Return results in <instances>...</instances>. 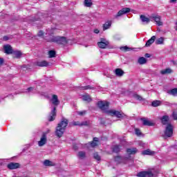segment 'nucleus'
Masks as SVG:
<instances>
[{
  "label": "nucleus",
  "mask_w": 177,
  "mask_h": 177,
  "mask_svg": "<svg viewBox=\"0 0 177 177\" xmlns=\"http://www.w3.org/2000/svg\"><path fill=\"white\" fill-rule=\"evenodd\" d=\"M55 28H51L50 30H48L47 34L50 35V37H46V41L48 42H55L58 45H67V44H68V39H67V37L63 36H53Z\"/></svg>",
  "instance_id": "obj_1"
},
{
  "label": "nucleus",
  "mask_w": 177,
  "mask_h": 177,
  "mask_svg": "<svg viewBox=\"0 0 177 177\" xmlns=\"http://www.w3.org/2000/svg\"><path fill=\"white\" fill-rule=\"evenodd\" d=\"M68 125V120L62 118L61 122L57 124L55 129V136L57 138H62L66 131V128Z\"/></svg>",
  "instance_id": "obj_2"
},
{
  "label": "nucleus",
  "mask_w": 177,
  "mask_h": 177,
  "mask_svg": "<svg viewBox=\"0 0 177 177\" xmlns=\"http://www.w3.org/2000/svg\"><path fill=\"white\" fill-rule=\"evenodd\" d=\"M50 102H52V104L55 106H53L48 116V121L52 122V121H55L56 118V106L60 104V101L59 100V97H57V95H55V94L53 95L52 98L50 99Z\"/></svg>",
  "instance_id": "obj_3"
},
{
  "label": "nucleus",
  "mask_w": 177,
  "mask_h": 177,
  "mask_svg": "<svg viewBox=\"0 0 177 177\" xmlns=\"http://www.w3.org/2000/svg\"><path fill=\"white\" fill-rule=\"evenodd\" d=\"M110 105V103L106 101H100L97 102V106L100 110L104 111V113H106L107 114V111H110L109 110V106Z\"/></svg>",
  "instance_id": "obj_4"
},
{
  "label": "nucleus",
  "mask_w": 177,
  "mask_h": 177,
  "mask_svg": "<svg viewBox=\"0 0 177 177\" xmlns=\"http://www.w3.org/2000/svg\"><path fill=\"white\" fill-rule=\"evenodd\" d=\"M174 135V127L171 124H167L165 130V138H171Z\"/></svg>",
  "instance_id": "obj_5"
},
{
  "label": "nucleus",
  "mask_w": 177,
  "mask_h": 177,
  "mask_svg": "<svg viewBox=\"0 0 177 177\" xmlns=\"http://www.w3.org/2000/svg\"><path fill=\"white\" fill-rule=\"evenodd\" d=\"M107 114L111 115V117H117V118H124L125 117V114L114 109L107 111Z\"/></svg>",
  "instance_id": "obj_6"
},
{
  "label": "nucleus",
  "mask_w": 177,
  "mask_h": 177,
  "mask_svg": "<svg viewBox=\"0 0 177 177\" xmlns=\"http://www.w3.org/2000/svg\"><path fill=\"white\" fill-rule=\"evenodd\" d=\"M149 19L151 20V21H153V20L154 21L156 22L157 26H162V21H161V16L157 15V14H151L149 16Z\"/></svg>",
  "instance_id": "obj_7"
},
{
  "label": "nucleus",
  "mask_w": 177,
  "mask_h": 177,
  "mask_svg": "<svg viewBox=\"0 0 177 177\" xmlns=\"http://www.w3.org/2000/svg\"><path fill=\"white\" fill-rule=\"evenodd\" d=\"M130 12H131V8H123L118 11L116 15H115V19H118V17H121V16H122L123 15H127V13H129Z\"/></svg>",
  "instance_id": "obj_8"
},
{
  "label": "nucleus",
  "mask_w": 177,
  "mask_h": 177,
  "mask_svg": "<svg viewBox=\"0 0 177 177\" xmlns=\"http://www.w3.org/2000/svg\"><path fill=\"white\" fill-rule=\"evenodd\" d=\"M138 177H152L154 176L153 171L151 170L140 171L137 174Z\"/></svg>",
  "instance_id": "obj_9"
},
{
  "label": "nucleus",
  "mask_w": 177,
  "mask_h": 177,
  "mask_svg": "<svg viewBox=\"0 0 177 177\" xmlns=\"http://www.w3.org/2000/svg\"><path fill=\"white\" fill-rule=\"evenodd\" d=\"M46 133H43L40 140L38 142L39 146L42 147V146L46 145Z\"/></svg>",
  "instance_id": "obj_10"
},
{
  "label": "nucleus",
  "mask_w": 177,
  "mask_h": 177,
  "mask_svg": "<svg viewBox=\"0 0 177 177\" xmlns=\"http://www.w3.org/2000/svg\"><path fill=\"white\" fill-rule=\"evenodd\" d=\"M3 50L6 55H12V53H13V48H12V46L9 44L3 46Z\"/></svg>",
  "instance_id": "obj_11"
},
{
  "label": "nucleus",
  "mask_w": 177,
  "mask_h": 177,
  "mask_svg": "<svg viewBox=\"0 0 177 177\" xmlns=\"http://www.w3.org/2000/svg\"><path fill=\"white\" fill-rule=\"evenodd\" d=\"M141 121H142V124L145 127H153L154 123L145 118H141Z\"/></svg>",
  "instance_id": "obj_12"
},
{
  "label": "nucleus",
  "mask_w": 177,
  "mask_h": 177,
  "mask_svg": "<svg viewBox=\"0 0 177 177\" xmlns=\"http://www.w3.org/2000/svg\"><path fill=\"white\" fill-rule=\"evenodd\" d=\"M8 169H17L20 168V164L17 162H10L7 165Z\"/></svg>",
  "instance_id": "obj_13"
},
{
  "label": "nucleus",
  "mask_w": 177,
  "mask_h": 177,
  "mask_svg": "<svg viewBox=\"0 0 177 177\" xmlns=\"http://www.w3.org/2000/svg\"><path fill=\"white\" fill-rule=\"evenodd\" d=\"M126 160H128L127 158H124L120 156H118L115 157V161L117 164H121V162H125Z\"/></svg>",
  "instance_id": "obj_14"
},
{
  "label": "nucleus",
  "mask_w": 177,
  "mask_h": 177,
  "mask_svg": "<svg viewBox=\"0 0 177 177\" xmlns=\"http://www.w3.org/2000/svg\"><path fill=\"white\" fill-rule=\"evenodd\" d=\"M161 122L163 125H168V122H169V116L168 115H163L160 118Z\"/></svg>",
  "instance_id": "obj_15"
},
{
  "label": "nucleus",
  "mask_w": 177,
  "mask_h": 177,
  "mask_svg": "<svg viewBox=\"0 0 177 177\" xmlns=\"http://www.w3.org/2000/svg\"><path fill=\"white\" fill-rule=\"evenodd\" d=\"M110 44V42H103V41H99L97 43V45L99 46V48H100L101 49H106V48H107L109 46V45Z\"/></svg>",
  "instance_id": "obj_16"
},
{
  "label": "nucleus",
  "mask_w": 177,
  "mask_h": 177,
  "mask_svg": "<svg viewBox=\"0 0 177 177\" xmlns=\"http://www.w3.org/2000/svg\"><path fill=\"white\" fill-rule=\"evenodd\" d=\"M36 66H38V67H48L49 63L46 61H40L36 63Z\"/></svg>",
  "instance_id": "obj_17"
},
{
  "label": "nucleus",
  "mask_w": 177,
  "mask_h": 177,
  "mask_svg": "<svg viewBox=\"0 0 177 177\" xmlns=\"http://www.w3.org/2000/svg\"><path fill=\"white\" fill-rule=\"evenodd\" d=\"M143 156H154L156 154V151H151L149 149L145 150L142 152Z\"/></svg>",
  "instance_id": "obj_18"
},
{
  "label": "nucleus",
  "mask_w": 177,
  "mask_h": 177,
  "mask_svg": "<svg viewBox=\"0 0 177 177\" xmlns=\"http://www.w3.org/2000/svg\"><path fill=\"white\" fill-rule=\"evenodd\" d=\"M114 73H115L116 77H122V75H124V71H122V69H121V68L115 69Z\"/></svg>",
  "instance_id": "obj_19"
},
{
  "label": "nucleus",
  "mask_w": 177,
  "mask_h": 177,
  "mask_svg": "<svg viewBox=\"0 0 177 177\" xmlns=\"http://www.w3.org/2000/svg\"><path fill=\"white\" fill-rule=\"evenodd\" d=\"M140 20L142 21V23H146V24H149L150 21H151V19H150V17L147 18V17L145 15H140Z\"/></svg>",
  "instance_id": "obj_20"
},
{
  "label": "nucleus",
  "mask_w": 177,
  "mask_h": 177,
  "mask_svg": "<svg viewBox=\"0 0 177 177\" xmlns=\"http://www.w3.org/2000/svg\"><path fill=\"white\" fill-rule=\"evenodd\" d=\"M127 153L129 156L132 154H136L138 153V149L136 148H129L127 149Z\"/></svg>",
  "instance_id": "obj_21"
},
{
  "label": "nucleus",
  "mask_w": 177,
  "mask_h": 177,
  "mask_svg": "<svg viewBox=\"0 0 177 177\" xmlns=\"http://www.w3.org/2000/svg\"><path fill=\"white\" fill-rule=\"evenodd\" d=\"M44 165H45V167H55L56 164H55V162L49 160H45L44 161Z\"/></svg>",
  "instance_id": "obj_22"
},
{
  "label": "nucleus",
  "mask_w": 177,
  "mask_h": 177,
  "mask_svg": "<svg viewBox=\"0 0 177 177\" xmlns=\"http://www.w3.org/2000/svg\"><path fill=\"white\" fill-rule=\"evenodd\" d=\"M77 157L80 158V160H84V158H86V153L84 151H79L77 153Z\"/></svg>",
  "instance_id": "obj_23"
},
{
  "label": "nucleus",
  "mask_w": 177,
  "mask_h": 177,
  "mask_svg": "<svg viewBox=\"0 0 177 177\" xmlns=\"http://www.w3.org/2000/svg\"><path fill=\"white\" fill-rule=\"evenodd\" d=\"M156 41V36H152L151 37V39H149L146 44H145V46H150L151 45V44H154V41Z\"/></svg>",
  "instance_id": "obj_24"
},
{
  "label": "nucleus",
  "mask_w": 177,
  "mask_h": 177,
  "mask_svg": "<svg viewBox=\"0 0 177 177\" xmlns=\"http://www.w3.org/2000/svg\"><path fill=\"white\" fill-rule=\"evenodd\" d=\"M79 89L80 91H88V89H96V88L91 86V85L84 86H79Z\"/></svg>",
  "instance_id": "obj_25"
},
{
  "label": "nucleus",
  "mask_w": 177,
  "mask_h": 177,
  "mask_svg": "<svg viewBox=\"0 0 177 177\" xmlns=\"http://www.w3.org/2000/svg\"><path fill=\"white\" fill-rule=\"evenodd\" d=\"M147 63V59L145 57H140L138 59V64H146Z\"/></svg>",
  "instance_id": "obj_26"
},
{
  "label": "nucleus",
  "mask_w": 177,
  "mask_h": 177,
  "mask_svg": "<svg viewBox=\"0 0 177 177\" xmlns=\"http://www.w3.org/2000/svg\"><path fill=\"white\" fill-rule=\"evenodd\" d=\"M82 97V100H84V102H88V103L91 102V101L92 100V98L91 97V95H89V94L83 95Z\"/></svg>",
  "instance_id": "obj_27"
},
{
  "label": "nucleus",
  "mask_w": 177,
  "mask_h": 177,
  "mask_svg": "<svg viewBox=\"0 0 177 177\" xmlns=\"http://www.w3.org/2000/svg\"><path fill=\"white\" fill-rule=\"evenodd\" d=\"M111 27V21H108L103 25V30L106 31V30H109Z\"/></svg>",
  "instance_id": "obj_28"
},
{
  "label": "nucleus",
  "mask_w": 177,
  "mask_h": 177,
  "mask_svg": "<svg viewBox=\"0 0 177 177\" xmlns=\"http://www.w3.org/2000/svg\"><path fill=\"white\" fill-rule=\"evenodd\" d=\"M171 73H172V70L169 68L160 71V74H162V75H165V74H171Z\"/></svg>",
  "instance_id": "obj_29"
},
{
  "label": "nucleus",
  "mask_w": 177,
  "mask_h": 177,
  "mask_svg": "<svg viewBox=\"0 0 177 177\" xmlns=\"http://www.w3.org/2000/svg\"><path fill=\"white\" fill-rule=\"evenodd\" d=\"M92 5H93V3H92V0H84V6L86 8H91Z\"/></svg>",
  "instance_id": "obj_30"
},
{
  "label": "nucleus",
  "mask_w": 177,
  "mask_h": 177,
  "mask_svg": "<svg viewBox=\"0 0 177 177\" xmlns=\"http://www.w3.org/2000/svg\"><path fill=\"white\" fill-rule=\"evenodd\" d=\"M169 95H171L172 96H177V88H172L171 90H169L167 91Z\"/></svg>",
  "instance_id": "obj_31"
},
{
  "label": "nucleus",
  "mask_w": 177,
  "mask_h": 177,
  "mask_svg": "<svg viewBox=\"0 0 177 177\" xmlns=\"http://www.w3.org/2000/svg\"><path fill=\"white\" fill-rule=\"evenodd\" d=\"M133 97L134 99H136V100H139L140 102H143L145 101V98L142 97L140 95H138L136 93L133 94Z\"/></svg>",
  "instance_id": "obj_32"
},
{
  "label": "nucleus",
  "mask_w": 177,
  "mask_h": 177,
  "mask_svg": "<svg viewBox=\"0 0 177 177\" xmlns=\"http://www.w3.org/2000/svg\"><path fill=\"white\" fill-rule=\"evenodd\" d=\"M152 107H158V106H161V101L160 100H154L151 102Z\"/></svg>",
  "instance_id": "obj_33"
},
{
  "label": "nucleus",
  "mask_w": 177,
  "mask_h": 177,
  "mask_svg": "<svg viewBox=\"0 0 177 177\" xmlns=\"http://www.w3.org/2000/svg\"><path fill=\"white\" fill-rule=\"evenodd\" d=\"M155 44L156 45H162V44H164V37H160L156 39Z\"/></svg>",
  "instance_id": "obj_34"
},
{
  "label": "nucleus",
  "mask_w": 177,
  "mask_h": 177,
  "mask_svg": "<svg viewBox=\"0 0 177 177\" xmlns=\"http://www.w3.org/2000/svg\"><path fill=\"white\" fill-rule=\"evenodd\" d=\"M113 153H120V151H121V148L118 145H115L113 147Z\"/></svg>",
  "instance_id": "obj_35"
},
{
  "label": "nucleus",
  "mask_w": 177,
  "mask_h": 177,
  "mask_svg": "<svg viewBox=\"0 0 177 177\" xmlns=\"http://www.w3.org/2000/svg\"><path fill=\"white\" fill-rule=\"evenodd\" d=\"M93 158H95V160H97V161H100V160H102L100 156H99V153H97V152L93 153Z\"/></svg>",
  "instance_id": "obj_36"
},
{
  "label": "nucleus",
  "mask_w": 177,
  "mask_h": 177,
  "mask_svg": "<svg viewBox=\"0 0 177 177\" xmlns=\"http://www.w3.org/2000/svg\"><path fill=\"white\" fill-rule=\"evenodd\" d=\"M48 55L50 58L55 57L56 56V52L51 50L48 52Z\"/></svg>",
  "instance_id": "obj_37"
},
{
  "label": "nucleus",
  "mask_w": 177,
  "mask_h": 177,
  "mask_svg": "<svg viewBox=\"0 0 177 177\" xmlns=\"http://www.w3.org/2000/svg\"><path fill=\"white\" fill-rule=\"evenodd\" d=\"M15 57H17V59H20V57H21V52L16 51L15 53Z\"/></svg>",
  "instance_id": "obj_38"
},
{
  "label": "nucleus",
  "mask_w": 177,
  "mask_h": 177,
  "mask_svg": "<svg viewBox=\"0 0 177 177\" xmlns=\"http://www.w3.org/2000/svg\"><path fill=\"white\" fill-rule=\"evenodd\" d=\"M131 48H129L128 46H122L120 47V50H124V52H128V50H130Z\"/></svg>",
  "instance_id": "obj_39"
},
{
  "label": "nucleus",
  "mask_w": 177,
  "mask_h": 177,
  "mask_svg": "<svg viewBox=\"0 0 177 177\" xmlns=\"http://www.w3.org/2000/svg\"><path fill=\"white\" fill-rule=\"evenodd\" d=\"M135 132H136V135H137V136H142V132L140 131V129H136Z\"/></svg>",
  "instance_id": "obj_40"
},
{
  "label": "nucleus",
  "mask_w": 177,
  "mask_h": 177,
  "mask_svg": "<svg viewBox=\"0 0 177 177\" xmlns=\"http://www.w3.org/2000/svg\"><path fill=\"white\" fill-rule=\"evenodd\" d=\"M88 145H90L91 147H96V146H97V143L95 141L88 143Z\"/></svg>",
  "instance_id": "obj_41"
},
{
  "label": "nucleus",
  "mask_w": 177,
  "mask_h": 177,
  "mask_svg": "<svg viewBox=\"0 0 177 177\" xmlns=\"http://www.w3.org/2000/svg\"><path fill=\"white\" fill-rule=\"evenodd\" d=\"M85 114H86V111H82L78 112L79 115H85Z\"/></svg>",
  "instance_id": "obj_42"
},
{
  "label": "nucleus",
  "mask_w": 177,
  "mask_h": 177,
  "mask_svg": "<svg viewBox=\"0 0 177 177\" xmlns=\"http://www.w3.org/2000/svg\"><path fill=\"white\" fill-rule=\"evenodd\" d=\"M172 115H173L174 120H177V113L176 112H174Z\"/></svg>",
  "instance_id": "obj_43"
},
{
  "label": "nucleus",
  "mask_w": 177,
  "mask_h": 177,
  "mask_svg": "<svg viewBox=\"0 0 177 177\" xmlns=\"http://www.w3.org/2000/svg\"><path fill=\"white\" fill-rule=\"evenodd\" d=\"M100 42H104V43H106V42H109V41H107V39H104V38H101L100 39Z\"/></svg>",
  "instance_id": "obj_44"
},
{
  "label": "nucleus",
  "mask_w": 177,
  "mask_h": 177,
  "mask_svg": "<svg viewBox=\"0 0 177 177\" xmlns=\"http://www.w3.org/2000/svg\"><path fill=\"white\" fill-rule=\"evenodd\" d=\"M5 62V59L3 58H0V66H2Z\"/></svg>",
  "instance_id": "obj_45"
},
{
  "label": "nucleus",
  "mask_w": 177,
  "mask_h": 177,
  "mask_svg": "<svg viewBox=\"0 0 177 177\" xmlns=\"http://www.w3.org/2000/svg\"><path fill=\"white\" fill-rule=\"evenodd\" d=\"M73 125H75V126H77V125L81 126V123H80V122H73Z\"/></svg>",
  "instance_id": "obj_46"
},
{
  "label": "nucleus",
  "mask_w": 177,
  "mask_h": 177,
  "mask_svg": "<svg viewBox=\"0 0 177 177\" xmlns=\"http://www.w3.org/2000/svg\"><path fill=\"white\" fill-rule=\"evenodd\" d=\"M28 92H32L34 91V88L32 87H29L27 89Z\"/></svg>",
  "instance_id": "obj_47"
},
{
  "label": "nucleus",
  "mask_w": 177,
  "mask_h": 177,
  "mask_svg": "<svg viewBox=\"0 0 177 177\" xmlns=\"http://www.w3.org/2000/svg\"><path fill=\"white\" fill-rule=\"evenodd\" d=\"M83 125H84V126L88 125V122H82L80 124V126L82 127Z\"/></svg>",
  "instance_id": "obj_48"
},
{
  "label": "nucleus",
  "mask_w": 177,
  "mask_h": 177,
  "mask_svg": "<svg viewBox=\"0 0 177 177\" xmlns=\"http://www.w3.org/2000/svg\"><path fill=\"white\" fill-rule=\"evenodd\" d=\"M42 35H44V32L42 30H40L38 33V36L39 37H42Z\"/></svg>",
  "instance_id": "obj_49"
},
{
  "label": "nucleus",
  "mask_w": 177,
  "mask_h": 177,
  "mask_svg": "<svg viewBox=\"0 0 177 177\" xmlns=\"http://www.w3.org/2000/svg\"><path fill=\"white\" fill-rule=\"evenodd\" d=\"M3 41H8L9 39V37H8V36H4L3 37Z\"/></svg>",
  "instance_id": "obj_50"
},
{
  "label": "nucleus",
  "mask_w": 177,
  "mask_h": 177,
  "mask_svg": "<svg viewBox=\"0 0 177 177\" xmlns=\"http://www.w3.org/2000/svg\"><path fill=\"white\" fill-rule=\"evenodd\" d=\"M93 142H99V138L95 137V138H93Z\"/></svg>",
  "instance_id": "obj_51"
},
{
  "label": "nucleus",
  "mask_w": 177,
  "mask_h": 177,
  "mask_svg": "<svg viewBox=\"0 0 177 177\" xmlns=\"http://www.w3.org/2000/svg\"><path fill=\"white\" fill-rule=\"evenodd\" d=\"M94 32H95V34H99L100 31L98 29H95Z\"/></svg>",
  "instance_id": "obj_52"
},
{
  "label": "nucleus",
  "mask_w": 177,
  "mask_h": 177,
  "mask_svg": "<svg viewBox=\"0 0 177 177\" xmlns=\"http://www.w3.org/2000/svg\"><path fill=\"white\" fill-rule=\"evenodd\" d=\"M177 0H170L171 3H174L176 2Z\"/></svg>",
  "instance_id": "obj_53"
},
{
  "label": "nucleus",
  "mask_w": 177,
  "mask_h": 177,
  "mask_svg": "<svg viewBox=\"0 0 177 177\" xmlns=\"http://www.w3.org/2000/svg\"><path fill=\"white\" fill-rule=\"evenodd\" d=\"M145 57H150V54L149 53L145 54Z\"/></svg>",
  "instance_id": "obj_54"
},
{
  "label": "nucleus",
  "mask_w": 177,
  "mask_h": 177,
  "mask_svg": "<svg viewBox=\"0 0 177 177\" xmlns=\"http://www.w3.org/2000/svg\"><path fill=\"white\" fill-rule=\"evenodd\" d=\"M73 147H74L75 150H78V147L76 145H75Z\"/></svg>",
  "instance_id": "obj_55"
},
{
  "label": "nucleus",
  "mask_w": 177,
  "mask_h": 177,
  "mask_svg": "<svg viewBox=\"0 0 177 177\" xmlns=\"http://www.w3.org/2000/svg\"><path fill=\"white\" fill-rule=\"evenodd\" d=\"M172 63H174V64H176V62H175V61H171Z\"/></svg>",
  "instance_id": "obj_56"
},
{
  "label": "nucleus",
  "mask_w": 177,
  "mask_h": 177,
  "mask_svg": "<svg viewBox=\"0 0 177 177\" xmlns=\"http://www.w3.org/2000/svg\"><path fill=\"white\" fill-rule=\"evenodd\" d=\"M166 103H167V104H166L167 105H169V103H168V102H166Z\"/></svg>",
  "instance_id": "obj_57"
},
{
  "label": "nucleus",
  "mask_w": 177,
  "mask_h": 177,
  "mask_svg": "<svg viewBox=\"0 0 177 177\" xmlns=\"http://www.w3.org/2000/svg\"><path fill=\"white\" fill-rule=\"evenodd\" d=\"M101 124H104V122H101Z\"/></svg>",
  "instance_id": "obj_58"
}]
</instances>
